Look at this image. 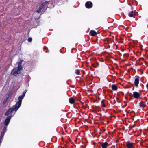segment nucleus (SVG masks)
I'll list each match as a JSON object with an SVG mask.
<instances>
[{
  "instance_id": "obj_18",
  "label": "nucleus",
  "mask_w": 148,
  "mask_h": 148,
  "mask_svg": "<svg viewBox=\"0 0 148 148\" xmlns=\"http://www.w3.org/2000/svg\"><path fill=\"white\" fill-rule=\"evenodd\" d=\"M101 107L103 106L104 107H105L106 106V105L105 103V101L104 100H103L101 101Z\"/></svg>"
},
{
  "instance_id": "obj_4",
  "label": "nucleus",
  "mask_w": 148,
  "mask_h": 148,
  "mask_svg": "<svg viewBox=\"0 0 148 148\" xmlns=\"http://www.w3.org/2000/svg\"><path fill=\"white\" fill-rule=\"evenodd\" d=\"M85 5L86 8H90L92 7V4L91 2L88 1L86 3Z\"/></svg>"
},
{
  "instance_id": "obj_19",
  "label": "nucleus",
  "mask_w": 148,
  "mask_h": 148,
  "mask_svg": "<svg viewBox=\"0 0 148 148\" xmlns=\"http://www.w3.org/2000/svg\"><path fill=\"white\" fill-rule=\"evenodd\" d=\"M112 90H116L117 89V87L116 86L114 85H113L112 86Z\"/></svg>"
},
{
  "instance_id": "obj_6",
  "label": "nucleus",
  "mask_w": 148,
  "mask_h": 148,
  "mask_svg": "<svg viewBox=\"0 0 148 148\" xmlns=\"http://www.w3.org/2000/svg\"><path fill=\"white\" fill-rule=\"evenodd\" d=\"M133 95L134 98L137 99L139 97L140 95L139 93L136 92H133Z\"/></svg>"
},
{
  "instance_id": "obj_10",
  "label": "nucleus",
  "mask_w": 148,
  "mask_h": 148,
  "mask_svg": "<svg viewBox=\"0 0 148 148\" xmlns=\"http://www.w3.org/2000/svg\"><path fill=\"white\" fill-rule=\"evenodd\" d=\"M108 144L107 142L102 143L101 144V147L102 148H107Z\"/></svg>"
},
{
  "instance_id": "obj_7",
  "label": "nucleus",
  "mask_w": 148,
  "mask_h": 148,
  "mask_svg": "<svg viewBox=\"0 0 148 148\" xmlns=\"http://www.w3.org/2000/svg\"><path fill=\"white\" fill-rule=\"evenodd\" d=\"M135 12L133 11H131L128 14V16L130 17H134L135 14Z\"/></svg>"
},
{
  "instance_id": "obj_3",
  "label": "nucleus",
  "mask_w": 148,
  "mask_h": 148,
  "mask_svg": "<svg viewBox=\"0 0 148 148\" xmlns=\"http://www.w3.org/2000/svg\"><path fill=\"white\" fill-rule=\"evenodd\" d=\"M21 104V103L20 101H18L17 102H16V105H15V107H14V110L16 112L17 111V110H18V109L19 108Z\"/></svg>"
},
{
  "instance_id": "obj_5",
  "label": "nucleus",
  "mask_w": 148,
  "mask_h": 148,
  "mask_svg": "<svg viewBox=\"0 0 148 148\" xmlns=\"http://www.w3.org/2000/svg\"><path fill=\"white\" fill-rule=\"evenodd\" d=\"M14 110V108L13 107L10 108L5 113V115L6 116H8Z\"/></svg>"
},
{
  "instance_id": "obj_12",
  "label": "nucleus",
  "mask_w": 148,
  "mask_h": 148,
  "mask_svg": "<svg viewBox=\"0 0 148 148\" xmlns=\"http://www.w3.org/2000/svg\"><path fill=\"white\" fill-rule=\"evenodd\" d=\"M90 34L92 36H95L97 34V33L95 31L92 30L90 31Z\"/></svg>"
},
{
  "instance_id": "obj_25",
  "label": "nucleus",
  "mask_w": 148,
  "mask_h": 148,
  "mask_svg": "<svg viewBox=\"0 0 148 148\" xmlns=\"http://www.w3.org/2000/svg\"><path fill=\"white\" fill-rule=\"evenodd\" d=\"M135 125H133V127H134Z\"/></svg>"
},
{
  "instance_id": "obj_14",
  "label": "nucleus",
  "mask_w": 148,
  "mask_h": 148,
  "mask_svg": "<svg viewBox=\"0 0 148 148\" xmlns=\"http://www.w3.org/2000/svg\"><path fill=\"white\" fill-rule=\"evenodd\" d=\"M24 97V96L23 95H21L19 96L18 98V99L19 100L18 101H20V102L22 103V100L23 99Z\"/></svg>"
},
{
  "instance_id": "obj_1",
  "label": "nucleus",
  "mask_w": 148,
  "mask_h": 148,
  "mask_svg": "<svg viewBox=\"0 0 148 148\" xmlns=\"http://www.w3.org/2000/svg\"><path fill=\"white\" fill-rule=\"evenodd\" d=\"M22 69L17 67V68L14 69L12 70L11 74L14 76H16L20 73Z\"/></svg>"
},
{
  "instance_id": "obj_15",
  "label": "nucleus",
  "mask_w": 148,
  "mask_h": 148,
  "mask_svg": "<svg viewBox=\"0 0 148 148\" xmlns=\"http://www.w3.org/2000/svg\"><path fill=\"white\" fill-rule=\"evenodd\" d=\"M139 105L140 107L143 108L146 106V104L143 101H141L139 103Z\"/></svg>"
},
{
  "instance_id": "obj_24",
  "label": "nucleus",
  "mask_w": 148,
  "mask_h": 148,
  "mask_svg": "<svg viewBox=\"0 0 148 148\" xmlns=\"http://www.w3.org/2000/svg\"><path fill=\"white\" fill-rule=\"evenodd\" d=\"M146 87L147 89H148V82L146 85Z\"/></svg>"
},
{
  "instance_id": "obj_2",
  "label": "nucleus",
  "mask_w": 148,
  "mask_h": 148,
  "mask_svg": "<svg viewBox=\"0 0 148 148\" xmlns=\"http://www.w3.org/2000/svg\"><path fill=\"white\" fill-rule=\"evenodd\" d=\"M11 116H8L6 119L5 120V121L4 122V124L6 126L8 125L9 123H10V120L11 118Z\"/></svg>"
},
{
  "instance_id": "obj_21",
  "label": "nucleus",
  "mask_w": 148,
  "mask_h": 148,
  "mask_svg": "<svg viewBox=\"0 0 148 148\" xmlns=\"http://www.w3.org/2000/svg\"><path fill=\"white\" fill-rule=\"evenodd\" d=\"M75 73L77 75H79V70L77 69L75 70Z\"/></svg>"
},
{
  "instance_id": "obj_22",
  "label": "nucleus",
  "mask_w": 148,
  "mask_h": 148,
  "mask_svg": "<svg viewBox=\"0 0 148 148\" xmlns=\"http://www.w3.org/2000/svg\"><path fill=\"white\" fill-rule=\"evenodd\" d=\"M27 92V90H25V91L23 92V93L22 94V95H23L24 96H25V93Z\"/></svg>"
},
{
  "instance_id": "obj_16",
  "label": "nucleus",
  "mask_w": 148,
  "mask_h": 148,
  "mask_svg": "<svg viewBox=\"0 0 148 148\" xmlns=\"http://www.w3.org/2000/svg\"><path fill=\"white\" fill-rule=\"evenodd\" d=\"M23 61V60H21L20 62H19L18 67L20 69H22V66L21 65V64Z\"/></svg>"
},
{
  "instance_id": "obj_17",
  "label": "nucleus",
  "mask_w": 148,
  "mask_h": 148,
  "mask_svg": "<svg viewBox=\"0 0 148 148\" xmlns=\"http://www.w3.org/2000/svg\"><path fill=\"white\" fill-rule=\"evenodd\" d=\"M43 7L41 5L40 6L38 9V10L36 11V12L38 13H40V12L41 10L43 8Z\"/></svg>"
},
{
  "instance_id": "obj_23",
  "label": "nucleus",
  "mask_w": 148,
  "mask_h": 148,
  "mask_svg": "<svg viewBox=\"0 0 148 148\" xmlns=\"http://www.w3.org/2000/svg\"><path fill=\"white\" fill-rule=\"evenodd\" d=\"M29 42H31L32 40V38H29L28 40Z\"/></svg>"
},
{
  "instance_id": "obj_9",
  "label": "nucleus",
  "mask_w": 148,
  "mask_h": 148,
  "mask_svg": "<svg viewBox=\"0 0 148 148\" xmlns=\"http://www.w3.org/2000/svg\"><path fill=\"white\" fill-rule=\"evenodd\" d=\"M127 148H133V143H127Z\"/></svg>"
},
{
  "instance_id": "obj_8",
  "label": "nucleus",
  "mask_w": 148,
  "mask_h": 148,
  "mask_svg": "<svg viewBox=\"0 0 148 148\" xmlns=\"http://www.w3.org/2000/svg\"><path fill=\"white\" fill-rule=\"evenodd\" d=\"M139 79L138 78H136L135 79L134 84L136 87L138 86V84L139 83Z\"/></svg>"
},
{
  "instance_id": "obj_11",
  "label": "nucleus",
  "mask_w": 148,
  "mask_h": 148,
  "mask_svg": "<svg viewBox=\"0 0 148 148\" xmlns=\"http://www.w3.org/2000/svg\"><path fill=\"white\" fill-rule=\"evenodd\" d=\"M75 99L73 97L70 98L69 99V103L71 104L75 102Z\"/></svg>"
},
{
  "instance_id": "obj_20",
  "label": "nucleus",
  "mask_w": 148,
  "mask_h": 148,
  "mask_svg": "<svg viewBox=\"0 0 148 148\" xmlns=\"http://www.w3.org/2000/svg\"><path fill=\"white\" fill-rule=\"evenodd\" d=\"M48 3V1H46L45 2L43 3L42 5H41V6H42L43 8L44 7V6L46 5Z\"/></svg>"
},
{
  "instance_id": "obj_13",
  "label": "nucleus",
  "mask_w": 148,
  "mask_h": 148,
  "mask_svg": "<svg viewBox=\"0 0 148 148\" xmlns=\"http://www.w3.org/2000/svg\"><path fill=\"white\" fill-rule=\"evenodd\" d=\"M7 127L6 126V127H4L3 129V132L1 133V136H3L4 135V133H5L6 131L7 130Z\"/></svg>"
}]
</instances>
